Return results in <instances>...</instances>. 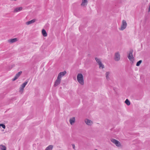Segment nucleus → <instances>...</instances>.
I'll return each instance as SVG.
<instances>
[{
    "label": "nucleus",
    "mask_w": 150,
    "mask_h": 150,
    "mask_svg": "<svg viewBox=\"0 0 150 150\" xmlns=\"http://www.w3.org/2000/svg\"><path fill=\"white\" fill-rule=\"evenodd\" d=\"M77 80L79 83L81 85L84 84L83 77V75L79 73L78 74L77 77Z\"/></svg>",
    "instance_id": "1"
},
{
    "label": "nucleus",
    "mask_w": 150,
    "mask_h": 150,
    "mask_svg": "<svg viewBox=\"0 0 150 150\" xmlns=\"http://www.w3.org/2000/svg\"><path fill=\"white\" fill-rule=\"evenodd\" d=\"M127 26V23L126 21L125 20H123L122 21L121 27L119 28V29L121 30H123L125 29Z\"/></svg>",
    "instance_id": "2"
},
{
    "label": "nucleus",
    "mask_w": 150,
    "mask_h": 150,
    "mask_svg": "<svg viewBox=\"0 0 150 150\" xmlns=\"http://www.w3.org/2000/svg\"><path fill=\"white\" fill-rule=\"evenodd\" d=\"M111 141L112 143L115 144L116 146H120V142L116 139H111Z\"/></svg>",
    "instance_id": "3"
},
{
    "label": "nucleus",
    "mask_w": 150,
    "mask_h": 150,
    "mask_svg": "<svg viewBox=\"0 0 150 150\" xmlns=\"http://www.w3.org/2000/svg\"><path fill=\"white\" fill-rule=\"evenodd\" d=\"M115 60L116 61H119L120 59V55L118 52L115 53Z\"/></svg>",
    "instance_id": "4"
},
{
    "label": "nucleus",
    "mask_w": 150,
    "mask_h": 150,
    "mask_svg": "<svg viewBox=\"0 0 150 150\" xmlns=\"http://www.w3.org/2000/svg\"><path fill=\"white\" fill-rule=\"evenodd\" d=\"M22 72V71H20L16 74L14 78L12 79V81H14L16 80L21 74Z\"/></svg>",
    "instance_id": "5"
},
{
    "label": "nucleus",
    "mask_w": 150,
    "mask_h": 150,
    "mask_svg": "<svg viewBox=\"0 0 150 150\" xmlns=\"http://www.w3.org/2000/svg\"><path fill=\"white\" fill-rule=\"evenodd\" d=\"M18 40V39L17 38H14L8 40V42L10 44H12Z\"/></svg>",
    "instance_id": "6"
},
{
    "label": "nucleus",
    "mask_w": 150,
    "mask_h": 150,
    "mask_svg": "<svg viewBox=\"0 0 150 150\" xmlns=\"http://www.w3.org/2000/svg\"><path fill=\"white\" fill-rule=\"evenodd\" d=\"M61 79H59V77H57V79L55 82L54 86H56L58 85L60 83Z\"/></svg>",
    "instance_id": "7"
},
{
    "label": "nucleus",
    "mask_w": 150,
    "mask_h": 150,
    "mask_svg": "<svg viewBox=\"0 0 150 150\" xmlns=\"http://www.w3.org/2000/svg\"><path fill=\"white\" fill-rule=\"evenodd\" d=\"M66 74V72L65 71L63 72H61L59 74L57 77H59V79H61L62 77L64 76Z\"/></svg>",
    "instance_id": "8"
},
{
    "label": "nucleus",
    "mask_w": 150,
    "mask_h": 150,
    "mask_svg": "<svg viewBox=\"0 0 150 150\" xmlns=\"http://www.w3.org/2000/svg\"><path fill=\"white\" fill-rule=\"evenodd\" d=\"M128 58L131 61L132 59L134 58L133 55H132V51H130L129 55L128 56Z\"/></svg>",
    "instance_id": "9"
},
{
    "label": "nucleus",
    "mask_w": 150,
    "mask_h": 150,
    "mask_svg": "<svg viewBox=\"0 0 150 150\" xmlns=\"http://www.w3.org/2000/svg\"><path fill=\"white\" fill-rule=\"evenodd\" d=\"M85 122L87 125L90 126L93 123L92 121L88 119L85 120Z\"/></svg>",
    "instance_id": "10"
},
{
    "label": "nucleus",
    "mask_w": 150,
    "mask_h": 150,
    "mask_svg": "<svg viewBox=\"0 0 150 150\" xmlns=\"http://www.w3.org/2000/svg\"><path fill=\"white\" fill-rule=\"evenodd\" d=\"M75 117H73L70 118L69 119V122L70 124L71 125H73L75 122Z\"/></svg>",
    "instance_id": "11"
},
{
    "label": "nucleus",
    "mask_w": 150,
    "mask_h": 150,
    "mask_svg": "<svg viewBox=\"0 0 150 150\" xmlns=\"http://www.w3.org/2000/svg\"><path fill=\"white\" fill-rule=\"evenodd\" d=\"M87 0H82V2L81 4V5L82 6H85L87 5Z\"/></svg>",
    "instance_id": "12"
},
{
    "label": "nucleus",
    "mask_w": 150,
    "mask_h": 150,
    "mask_svg": "<svg viewBox=\"0 0 150 150\" xmlns=\"http://www.w3.org/2000/svg\"><path fill=\"white\" fill-rule=\"evenodd\" d=\"M22 9V8L21 7H17L15 9L14 11L15 12H18L21 11Z\"/></svg>",
    "instance_id": "13"
},
{
    "label": "nucleus",
    "mask_w": 150,
    "mask_h": 150,
    "mask_svg": "<svg viewBox=\"0 0 150 150\" xmlns=\"http://www.w3.org/2000/svg\"><path fill=\"white\" fill-rule=\"evenodd\" d=\"M110 74V72L108 71L105 74V76L106 77V79L108 80L110 79L109 76Z\"/></svg>",
    "instance_id": "14"
},
{
    "label": "nucleus",
    "mask_w": 150,
    "mask_h": 150,
    "mask_svg": "<svg viewBox=\"0 0 150 150\" xmlns=\"http://www.w3.org/2000/svg\"><path fill=\"white\" fill-rule=\"evenodd\" d=\"M35 20L33 19L31 21H29L27 22L26 23V24L27 25H29L30 24H32V23H34L35 22Z\"/></svg>",
    "instance_id": "15"
},
{
    "label": "nucleus",
    "mask_w": 150,
    "mask_h": 150,
    "mask_svg": "<svg viewBox=\"0 0 150 150\" xmlns=\"http://www.w3.org/2000/svg\"><path fill=\"white\" fill-rule=\"evenodd\" d=\"M53 148L52 145H50L46 148L45 150H52Z\"/></svg>",
    "instance_id": "16"
},
{
    "label": "nucleus",
    "mask_w": 150,
    "mask_h": 150,
    "mask_svg": "<svg viewBox=\"0 0 150 150\" xmlns=\"http://www.w3.org/2000/svg\"><path fill=\"white\" fill-rule=\"evenodd\" d=\"M42 33L44 37H46L47 35V34L45 30L44 29H43L42 30Z\"/></svg>",
    "instance_id": "17"
},
{
    "label": "nucleus",
    "mask_w": 150,
    "mask_h": 150,
    "mask_svg": "<svg viewBox=\"0 0 150 150\" xmlns=\"http://www.w3.org/2000/svg\"><path fill=\"white\" fill-rule=\"evenodd\" d=\"M0 149L1 150H6V147L4 145H0Z\"/></svg>",
    "instance_id": "18"
},
{
    "label": "nucleus",
    "mask_w": 150,
    "mask_h": 150,
    "mask_svg": "<svg viewBox=\"0 0 150 150\" xmlns=\"http://www.w3.org/2000/svg\"><path fill=\"white\" fill-rule=\"evenodd\" d=\"M99 65V67L100 69H103L104 67V66L103 65V64L101 62L99 64H98Z\"/></svg>",
    "instance_id": "19"
},
{
    "label": "nucleus",
    "mask_w": 150,
    "mask_h": 150,
    "mask_svg": "<svg viewBox=\"0 0 150 150\" xmlns=\"http://www.w3.org/2000/svg\"><path fill=\"white\" fill-rule=\"evenodd\" d=\"M28 83V81H25L23 83L21 86L23 88H24L25 87L26 85H27Z\"/></svg>",
    "instance_id": "20"
},
{
    "label": "nucleus",
    "mask_w": 150,
    "mask_h": 150,
    "mask_svg": "<svg viewBox=\"0 0 150 150\" xmlns=\"http://www.w3.org/2000/svg\"><path fill=\"white\" fill-rule=\"evenodd\" d=\"M125 103L128 105H129L130 104V101H129V100L128 99H127L125 100Z\"/></svg>",
    "instance_id": "21"
},
{
    "label": "nucleus",
    "mask_w": 150,
    "mask_h": 150,
    "mask_svg": "<svg viewBox=\"0 0 150 150\" xmlns=\"http://www.w3.org/2000/svg\"><path fill=\"white\" fill-rule=\"evenodd\" d=\"M95 59L96 61V62L98 63V64L100 63L101 62L100 61V60L98 58L96 57L95 58Z\"/></svg>",
    "instance_id": "22"
},
{
    "label": "nucleus",
    "mask_w": 150,
    "mask_h": 150,
    "mask_svg": "<svg viewBox=\"0 0 150 150\" xmlns=\"http://www.w3.org/2000/svg\"><path fill=\"white\" fill-rule=\"evenodd\" d=\"M142 62V60H139L138 62L136 64V66H139L140 65V64Z\"/></svg>",
    "instance_id": "23"
},
{
    "label": "nucleus",
    "mask_w": 150,
    "mask_h": 150,
    "mask_svg": "<svg viewBox=\"0 0 150 150\" xmlns=\"http://www.w3.org/2000/svg\"><path fill=\"white\" fill-rule=\"evenodd\" d=\"M24 90V88L22 87L21 86L19 90V92L21 93H22Z\"/></svg>",
    "instance_id": "24"
},
{
    "label": "nucleus",
    "mask_w": 150,
    "mask_h": 150,
    "mask_svg": "<svg viewBox=\"0 0 150 150\" xmlns=\"http://www.w3.org/2000/svg\"><path fill=\"white\" fill-rule=\"evenodd\" d=\"M0 127H2L3 129H5L6 126L5 125L1 124H0Z\"/></svg>",
    "instance_id": "25"
},
{
    "label": "nucleus",
    "mask_w": 150,
    "mask_h": 150,
    "mask_svg": "<svg viewBox=\"0 0 150 150\" xmlns=\"http://www.w3.org/2000/svg\"><path fill=\"white\" fill-rule=\"evenodd\" d=\"M72 146H73V148L74 149H75V146L74 145V144H72Z\"/></svg>",
    "instance_id": "26"
},
{
    "label": "nucleus",
    "mask_w": 150,
    "mask_h": 150,
    "mask_svg": "<svg viewBox=\"0 0 150 150\" xmlns=\"http://www.w3.org/2000/svg\"><path fill=\"white\" fill-rule=\"evenodd\" d=\"M95 150H98L96 149H95Z\"/></svg>",
    "instance_id": "27"
}]
</instances>
